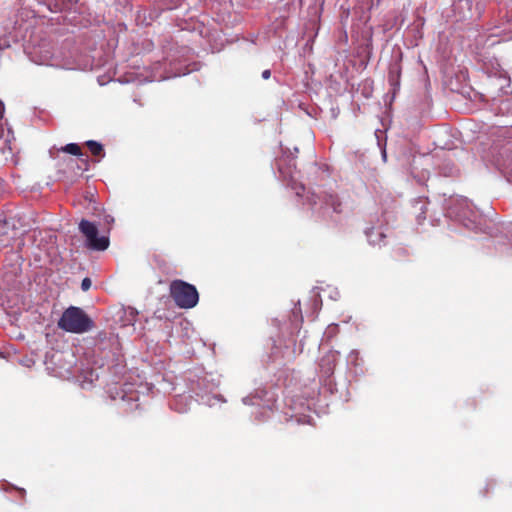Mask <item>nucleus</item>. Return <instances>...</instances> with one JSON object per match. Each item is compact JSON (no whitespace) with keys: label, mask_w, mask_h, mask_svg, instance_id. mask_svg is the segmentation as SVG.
Instances as JSON below:
<instances>
[{"label":"nucleus","mask_w":512,"mask_h":512,"mask_svg":"<svg viewBox=\"0 0 512 512\" xmlns=\"http://www.w3.org/2000/svg\"><path fill=\"white\" fill-rule=\"evenodd\" d=\"M5 112V106L4 103L0 100V121L3 119Z\"/></svg>","instance_id":"obj_20"},{"label":"nucleus","mask_w":512,"mask_h":512,"mask_svg":"<svg viewBox=\"0 0 512 512\" xmlns=\"http://www.w3.org/2000/svg\"><path fill=\"white\" fill-rule=\"evenodd\" d=\"M399 76H400V70H391L389 75V81L391 85L393 86L394 93L399 88Z\"/></svg>","instance_id":"obj_12"},{"label":"nucleus","mask_w":512,"mask_h":512,"mask_svg":"<svg viewBox=\"0 0 512 512\" xmlns=\"http://www.w3.org/2000/svg\"><path fill=\"white\" fill-rule=\"evenodd\" d=\"M85 145L87 146V148L93 156L104 157V148L101 143L94 140H88L85 142Z\"/></svg>","instance_id":"obj_8"},{"label":"nucleus","mask_w":512,"mask_h":512,"mask_svg":"<svg viewBox=\"0 0 512 512\" xmlns=\"http://www.w3.org/2000/svg\"><path fill=\"white\" fill-rule=\"evenodd\" d=\"M270 76H271V71H270V70H268V69H267V70H264V71L262 72V77H263V79H269V78H270Z\"/></svg>","instance_id":"obj_21"},{"label":"nucleus","mask_w":512,"mask_h":512,"mask_svg":"<svg viewBox=\"0 0 512 512\" xmlns=\"http://www.w3.org/2000/svg\"><path fill=\"white\" fill-rule=\"evenodd\" d=\"M371 40H372V35L369 34L367 43L365 44V47L363 48V52H362V53L366 54L367 57H369V55L371 54V50H372Z\"/></svg>","instance_id":"obj_15"},{"label":"nucleus","mask_w":512,"mask_h":512,"mask_svg":"<svg viewBox=\"0 0 512 512\" xmlns=\"http://www.w3.org/2000/svg\"><path fill=\"white\" fill-rule=\"evenodd\" d=\"M170 296L176 306L182 309H191L198 304L199 293L196 287L180 279L173 280L169 287Z\"/></svg>","instance_id":"obj_2"},{"label":"nucleus","mask_w":512,"mask_h":512,"mask_svg":"<svg viewBox=\"0 0 512 512\" xmlns=\"http://www.w3.org/2000/svg\"><path fill=\"white\" fill-rule=\"evenodd\" d=\"M461 202H462L463 204H465L466 206L468 205V201H467V199H461Z\"/></svg>","instance_id":"obj_23"},{"label":"nucleus","mask_w":512,"mask_h":512,"mask_svg":"<svg viewBox=\"0 0 512 512\" xmlns=\"http://www.w3.org/2000/svg\"><path fill=\"white\" fill-rule=\"evenodd\" d=\"M286 160L285 159H279L277 160V168H278V171L281 175H283V177H290L291 179L294 178V171L292 170V168L295 170L296 166H295V163L293 162L292 164L289 165V167L286 169L284 167V162Z\"/></svg>","instance_id":"obj_9"},{"label":"nucleus","mask_w":512,"mask_h":512,"mask_svg":"<svg viewBox=\"0 0 512 512\" xmlns=\"http://www.w3.org/2000/svg\"><path fill=\"white\" fill-rule=\"evenodd\" d=\"M91 284H92V283H91L90 278L86 277V278H84V279L82 280V283H81V289H82L83 291H88V290L90 289V287H91Z\"/></svg>","instance_id":"obj_17"},{"label":"nucleus","mask_w":512,"mask_h":512,"mask_svg":"<svg viewBox=\"0 0 512 512\" xmlns=\"http://www.w3.org/2000/svg\"><path fill=\"white\" fill-rule=\"evenodd\" d=\"M499 38V41H508L512 39V20L508 19L499 25H495L490 32V38Z\"/></svg>","instance_id":"obj_4"},{"label":"nucleus","mask_w":512,"mask_h":512,"mask_svg":"<svg viewBox=\"0 0 512 512\" xmlns=\"http://www.w3.org/2000/svg\"><path fill=\"white\" fill-rule=\"evenodd\" d=\"M325 203L326 204H330L333 211L336 212V213H340L341 212V203L339 202L338 198L334 195H327L325 197Z\"/></svg>","instance_id":"obj_11"},{"label":"nucleus","mask_w":512,"mask_h":512,"mask_svg":"<svg viewBox=\"0 0 512 512\" xmlns=\"http://www.w3.org/2000/svg\"><path fill=\"white\" fill-rule=\"evenodd\" d=\"M103 222L106 226L107 233H109L111 226L114 224V218L111 215H105L103 218Z\"/></svg>","instance_id":"obj_14"},{"label":"nucleus","mask_w":512,"mask_h":512,"mask_svg":"<svg viewBox=\"0 0 512 512\" xmlns=\"http://www.w3.org/2000/svg\"><path fill=\"white\" fill-rule=\"evenodd\" d=\"M79 231L85 237L86 245L89 249L104 251L109 247V236H98V227L95 223L82 219L79 223Z\"/></svg>","instance_id":"obj_3"},{"label":"nucleus","mask_w":512,"mask_h":512,"mask_svg":"<svg viewBox=\"0 0 512 512\" xmlns=\"http://www.w3.org/2000/svg\"><path fill=\"white\" fill-rule=\"evenodd\" d=\"M428 201L425 198L419 197L413 201V208L416 213V219L421 224L426 219Z\"/></svg>","instance_id":"obj_6"},{"label":"nucleus","mask_w":512,"mask_h":512,"mask_svg":"<svg viewBox=\"0 0 512 512\" xmlns=\"http://www.w3.org/2000/svg\"><path fill=\"white\" fill-rule=\"evenodd\" d=\"M61 152H65L74 156H83L81 147L77 143H69L59 149Z\"/></svg>","instance_id":"obj_10"},{"label":"nucleus","mask_w":512,"mask_h":512,"mask_svg":"<svg viewBox=\"0 0 512 512\" xmlns=\"http://www.w3.org/2000/svg\"><path fill=\"white\" fill-rule=\"evenodd\" d=\"M339 43L347 44L348 43V34L346 30H343L339 37H338Z\"/></svg>","instance_id":"obj_18"},{"label":"nucleus","mask_w":512,"mask_h":512,"mask_svg":"<svg viewBox=\"0 0 512 512\" xmlns=\"http://www.w3.org/2000/svg\"><path fill=\"white\" fill-rule=\"evenodd\" d=\"M350 14V8L349 6L347 8L344 7V5H341V14H340V21L343 27L346 26Z\"/></svg>","instance_id":"obj_13"},{"label":"nucleus","mask_w":512,"mask_h":512,"mask_svg":"<svg viewBox=\"0 0 512 512\" xmlns=\"http://www.w3.org/2000/svg\"><path fill=\"white\" fill-rule=\"evenodd\" d=\"M511 104H512V99H506V100L502 101V105L505 108H508Z\"/></svg>","instance_id":"obj_22"},{"label":"nucleus","mask_w":512,"mask_h":512,"mask_svg":"<svg viewBox=\"0 0 512 512\" xmlns=\"http://www.w3.org/2000/svg\"><path fill=\"white\" fill-rule=\"evenodd\" d=\"M365 235L368 242L374 246H381L382 244H385L384 240L387 237L385 229L382 226L366 228Z\"/></svg>","instance_id":"obj_5"},{"label":"nucleus","mask_w":512,"mask_h":512,"mask_svg":"<svg viewBox=\"0 0 512 512\" xmlns=\"http://www.w3.org/2000/svg\"><path fill=\"white\" fill-rule=\"evenodd\" d=\"M371 93H372L371 83L370 82H365L364 83L363 95L366 98H369L371 96Z\"/></svg>","instance_id":"obj_16"},{"label":"nucleus","mask_w":512,"mask_h":512,"mask_svg":"<svg viewBox=\"0 0 512 512\" xmlns=\"http://www.w3.org/2000/svg\"><path fill=\"white\" fill-rule=\"evenodd\" d=\"M458 217H461V216H464L465 213H462V214H456Z\"/></svg>","instance_id":"obj_24"},{"label":"nucleus","mask_w":512,"mask_h":512,"mask_svg":"<svg viewBox=\"0 0 512 512\" xmlns=\"http://www.w3.org/2000/svg\"><path fill=\"white\" fill-rule=\"evenodd\" d=\"M57 326L65 332L83 334L91 331L95 324L82 308L70 306L62 313Z\"/></svg>","instance_id":"obj_1"},{"label":"nucleus","mask_w":512,"mask_h":512,"mask_svg":"<svg viewBox=\"0 0 512 512\" xmlns=\"http://www.w3.org/2000/svg\"><path fill=\"white\" fill-rule=\"evenodd\" d=\"M496 43V41L492 40L490 45H494Z\"/></svg>","instance_id":"obj_25"},{"label":"nucleus","mask_w":512,"mask_h":512,"mask_svg":"<svg viewBox=\"0 0 512 512\" xmlns=\"http://www.w3.org/2000/svg\"><path fill=\"white\" fill-rule=\"evenodd\" d=\"M9 487H10V489L15 490L22 499L25 498L26 491L24 488L15 487L12 485H9Z\"/></svg>","instance_id":"obj_19"},{"label":"nucleus","mask_w":512,"mask_h":512,"mask_svg":"<svg viewBox=\"0 0 512 512\" xmlns=\"http://www.w3.org/2000/svg\"><path fill=\"white\" fill-rule=\"evenodd\" d=\"M11 240L7 221L0 219V249L9 246Z\"/></svg>","instance_id":"obj_7"}]
</instances>
